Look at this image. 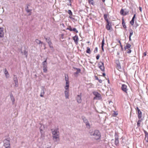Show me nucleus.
<instances>
[{"instance_id":"obj_1","label":"nucleus","mask_w":148,"mask_h":148,"mask_svg":"<svg viewBox=\"0 0 148 148\" xmlns=\"http://www.w3.org/2000/svg\"><path fill=\"white\" fill-rule=\"evenodd\" d=\"M52 136L53 140L55 141L59 140V133L58 129H55L54 130H51Z\"/></svg>"},{"instance_id":"obj_2","label":"nucleus","mask_w":148,"mask_h":148,"mask_svg":"<svg viewBox=\"0 0 148 148\" xmlns=\"http://www.w3.org/2000/svg\"><path fill=\"white\" fill-rule=\"evenodd\" d=\"M90 135L93 136V138L95 140H98L100 138V133L98 130H96L94 132H91Z\"/></svg>"},{"instance_id":"obj_3","label":"nucleus","mask_w":148,"mask_h":148,"mask_svg":"<svg viewBox=\"0 0 148 148\" xmlns=\"http://www.w3.org/2000/svg\"><path fill=\"white\" fill-rule=\"evenodd\" d=\"M10 140L9 138L3 141L4 145L5 148H10Z\"/></svg>"},{"instance_id":"obj_4","label":"nucleus","mask_w":148,"mask_h":148,"mask_svg":"<svg viewBox=\"0 0 148 148\" xmlns=\"http://www.w3.org/2000/svg\"><path fill=\"white\" fill-rule=\"evenodd\" d=\"M45 38L47 42L48 43L49 47L51 49H53V46L52 43L51 42L50 38Z\"/></svg>"},{"instance_id":"obj_5","label":"nucleus","mask_w":148,"mask_h":148,"mask_svg":"<svg viewBox=\"0 0 148 148\" xmlns=\"http://www.w3.org/2000/svg\"><path fill=\"white\" fill-rule=\"evenodd\" d=\"M99 68L103 72L104 71L105 67L104 65V63L102 62H100L98 64Z\"/></svg>"},{"instance_id":"obj_6","label":"nucleus","mask_w":148,"mask_h":148,"mask_svg":"<svg viewBox=\"0 0 148 148\" xmlns=\"http://www.w3.org/2000/svg\"><path fill=\"white\" fill-rule=\"evenodd\" d=\"M65 80L66 82V86L65 87V89H67L69 87V77L68 75H65Z\"/></svg>"},{"instance_id":"obj_7","label":"nucleus","mask_w":148,"mask_h":148,"mask_svg":"<svg viewBox=\"0 0 148 148\" xmlns=\"http://www.w3.org/2000/svg\"><path fill=\"white\" fill-rule=\"evenodd\" d=\"M129 13V11H125L123 9H122L120 11V14L122 15L125 16Z\"/></svg>"},{"instance_id":"obj_8","label":"nucleus","mask_w":148,"mask_h":148,"mask_svg":"<svg viewBox=\"0 0 148 148\" xmlns=\"http://www.w3.org/2000/svg\"><path fill=\"white\" fill-rule=\"evenodd\" d=\"M122 90L126 93H127V86L124 84H123L122 85L121 87Z\"/></svg>"},{"instance_id":"obj_9","label":"nucleus","mask_w":148,"mask_h":148,"mask_svg":"<svg viewBox=\"0 0 148 148\" xmlns=\"http://www.w3.org/2000/svg\"><path fill=\"white\" fill-rule=\"evenodd\" d=\"M136 108L137 110L138 118L139 119H140L142 117V112L138 107Z\"/></svg>"},{"instance_id":"obj_10","label":"nucleus","mask_w":148,"mask_h":148,"mask_svg":"<svg viewBox=\"0 0 148 148\" xmlns=\"http://www.w3.org/2000/svg\"><path fill=\"white\" fill-rule=\"evenodd\" d=\"M106 28L108 30H110L111 28V24L109 21L106 22Z\"/></svg>"},{"instance_id":"obj_11","label":"nucleus","mask_w":148,"mask_h":148,"mask_svg":"<svg viewBox=\"0 0 148 148\" xmlns=\"http://www.w3.org/2000/svg\"><path fill=\"white\" fill-rule=\"evenodd\" d=\"M4 36L3 28H0V37H2Z\"/></svg>"},{"instance_id":"obj_12","label":"nucleus","mask_w":148,"mask_h":148,"mask_svg":"<svg viewBox=\"0 0 148 148\" xmlns=\"http://www.w3.org/2000/svg\"><path fill=\"white\" fill-rule=\"evenodd\" d=\"M129 33H130L129 40L130 41H131V37L132 36V35L133 34V31L132 29H131L129 30Z\"/></svg>"},{"instance_id":"obj_13","label":"nucleus","mask_w":148,"mask_h":148,"mask_svg":"<svg viewBox=\"0 0 148 148\" xmlns=\"http://www.w3.org/2000/svg\"><path fill=\"white\" fill-rule=\"evenodd\" d=\"M93 93L95 96V97L99 98L101 97V95L97 92H93Z\"/></svg>"},{"instance_id":"obj_14","label":"nucleus","mask_w":148,"mask_h":148,"mask_svg":"<svg viewBox=\"0 0 148 148\" xmlns=\"http://www.w3.org/2000/svg\"><path fill=\"white\" fill-rule=\"evenodd\" d=\"M66 90L65 91V96L66 98H69V88H67V89H65Z\"/></svg>"},{"instance_id":"obj_15","label":"nucleus","mask_w":148,"mask_h":148,"mask_svg":"<svg viewBox=\"0 0 148 148\" xmlns=\"http://www.w3.org/2000/svg\"><path fill=\"white\" fill-rule=\"evenodd\" d=\"M109 16V14H104L103 15V17L104 18V19L106 21V22H108L109 21L108 18V17Z\"/></svg>"},{"instance_id":"obj_16","label":"nucleus","mask_w":148,"mask_h":148,"mask_svg":"<svg viewBox=\"0 0 148 148\" xmlns=\"http://www.w3.org/2000/svg\"><path fill=\"white\" fill-rule=\"evenodd\" d=\"M73 38L75 43H78V38L77 36H74Z\"/></svg>"},{"instance_id":"obj_17","label":"nucleus","mask_w":148,"mask_h":148,"mask_svg":"<svg viewBox=\"0 0 148 148\" xmlns=\"http://www.w3.org/2000/svg\"><path fill=\"white\" fill-rule=\"evenodd\" d=\"M77 102L79 103H80L82 102V99H81V95H78L77 98Z\"/></svg>"},{"instance_id":"obj_18","label":"nucleus","mask_w":148,"mask_h":148,"mask_svg":"<svg viewBox=\"0 0 148 148\" xmlns=\"http://www.w3.org/2000/svg\"><path fill=\"white\" fill-rule=\"evenodd\" d=\"M136 14H134L132 20L130 22V23L132 25H133L134 24V19L136 17Z\"/></svg>"},{"instance_id":"obj_19","label":"nucleus","mask_w":148,"mask_h":148,"mask_svg":"<svg viewBox=\"0 0 148 148\" xmlns=\"http://www.w3.org/2000/svg\"><path fill=\"white\" fill-rule=\"evenodd\" d=\"M115 144L116 145H118L119 144V138L118 137H116L115 138Z\"/></svg>"},{"instance_id":"obj_20","label":"nucleus","mask_w":148,"mask_h":148,"mask_svg":"<svg viewBox=\"0 0 148 148\" xmlns=\"http://www.w3.org/2000/svg\"><path fill=\"white\" fill-rule=\"evenodd\" d=\"M104 44V38L102 40L101 42V49L103 51H104L103 46Z\"/></svg>"},{"instance_id":"obj_21","label":"nucleus","mask_w":148,"mask_h":148,"mask_svg":"<svg viewBox=\"0 0 148 148\" xmlns=\"http://www.w3.org/2000/svg\"><path fill=\"white\" fill-rule=\"evenodd\" d=\"M88 3L93 5H95V3L93 0H88Z\"/></svg>"},{"instance_id":"obj_22","label":"nucleus","mask_w":148,"mask_h":148,"mask_svg":"<svg viewBox=\"0 0 148 148\" xmlns=\"http://www.w3.org/2000/svg\"><path fill=\"white\" fill-rule=\"evenodd\" d=\"M26 11L27 12L29 13V15H30L31 14V10H30L28 8V6L27 7V8H26Z\"/></svg>"},{"instance_id":"obj_23","label":"nucleus","mask_w":148,"mask_h":148,"mask_svg":"<svg viewBox=\"0 0 148 148\" xmlns=\"http://www.w3.org/2000/svg\"><path fill=\"white\" fill-rule=\"evenodd\" d=\"M131 46V45L130 44L128 43L127 44L126 46L124 48L125 49H128L130 48Z\"/></svg>"},{"instance_id":"obj_24","label":"nucleus","mask_w":148,"mask_h":148,"mask_svg":"<svg viewBox=\"0 0 148 148\" xmlns=\"http://www.w3.org/2000/svg\"><path fill=\"white\" fill-rule=\"evenodd\" d=\"M5 74L6 77L7 78H8L9 77V75L6 69H5Z\"/></svg>"},{"instance_id":"obj_25","label":"nucleus","mask_w":148,"mask_h":148,"mask_svg":"<svg viewBox=\"0 0 148 148\" xmlns=\"http://www.w3.org/2000/svg\"><path fill=\"white\" fill-rule=\"evenodd\" d=\"M122 24L123 27L124 28H125L126 27V26L125 25V23L124 21V19L123 18V19H122Z\"/></svg>"},{"instance_id":"obj_26","label":"nucleus","mask_w":148,"mask_h":148,"mask_svg":"<svg viewBox=\"0 0 148 148\" xmlns=\"http://www.w3.org/2000/svg\"><path fill=\"white\" fill-rule=\"evenodd\" d=\"M145 139L144 141H145L146 142H148V135L147 134V132L145 131Z\"/></svg>"},{"instance_id":"obj_27","label":"nucleus","mask_w":148,"mask_h":148,"mask_svg":"<svg viewBox=\"0 0 148 148\" xmlns=\"http://www.w3.org/2000/svg\"><path fill=\"white\" fill-rule=\"evenodd\" d=\"M47 59H46L42 63L43 65V67H47Z\"/></svg>"},{"instance_id":"obj_28","label":"nucleus","mask_w":148,"mask_h":148,"mask_svg":"<svg viewBox=\"0 0 148 148\" xmlns=\"http://www.w3.org/2000/svg\"><path fill=\"white\" fill-rule=\"evenodd\" d=\"M44 94H45V92H44V89H42V90L40 96L41 97H44Z\"/></svg>"},{"instance_id":"obj_29","label":"nucleus","mask_w":148,"mask_h":148,"mask_svg":"<svg viewBox=\"0 0 148 148\" xmlns=\"http://www.w3.org/2000/svg\"><path fill=\"white\" fill-rule=\"evenodd\" d=\"M75 69L77 70V71L75 73V74L77 75L79 73H80L81 72V69L79 68H76Z\"/></svg>"},{"instance_id":"obj_30","label":"nucleus","mask_w":148,"mask_h":148,"mask_svg":"<svg viewBox=\"0 0 148 148\" xmlns=\"http://www.w3.org/2000/svg\"><path fill=\"white\" fill-rule=\"evenodd\" d=\"M87 50L86 51V52L87 53H88L89 54H90L91 53V51L90 50V48L89 47H87Z\"/></svg>"},{"instance_id":"obj_31","label":"nucleus","mask_w":148,"mask_h":148,"mask_svg":"<svg viewBox=\"0 0 148 148\" xmlns=\"http://www.w3.org/2000/svg\"><path fill=\"white\" fill-rule=\"evenodd\" d=\"M35 41L36 43L38 44H40V43H42V42H41V41L40 40H39L38 39H36L35 40Z\"/></svg>"},{"instance_id":"obj_32","label":"nucleus","mask_w":148,"mask_h":148,"mask_svg":"<svg viewBox=\"0 0 148 148\" xmlns=\"http://www.w3.org/2000/svg\"><path fill=\"white\" fill-rule=\"evenodd\" d=\"M47 67H43V72L45 73H46L47 71Z\"/></svg>"},{"instance_id":"obj_33","label":"nucleus","mask_w":148,"mask_h":148,"mask_svg":"<svg viewBox=\"0 0 148 148\" xmlns=\"http://www.w3.org/2000/svg\"><path fill=\"white\" fill-rule=\"evenodd\" d=\"M116 67L118 70H119L120 69H121V66L120 64H117Z\"/></svg>"},{"instance_id":"obj_34","label":"nucleus","mask_w":148,"mask_h":148,"mask_svg":"<svg viewBox=\"0 0 148 148\" xmlns=\"http://www.w3.org/2000/svg\"><path fill=\"white\" fill-rule=\"evenodd\" d=\"M141 121L138 120L137 123V125L138 127H139L140 126V122Z\"/></svg>"},{"instance_id":"obj_35","label":"nucleus","mask_w":148,"mask_h":148,"mask_svg":"<svg viewBox=\"0 0 148 148\" xmlns=\"http://www.w3.org/2000/svg\"><path fill=\"white\" fill-rule=\"evenodd\" d=\"M118 114V113H117V112H115V111H114V113L113 114V116H116Z\"/></svg>"},{"instance_id":"obj_36","label":"nucleus","mask_w":148,"mask_h":148,"mask_svg":"<svg viewBox=\"0 0 148 148\" xmlns=\"http://www.w3.org/2000/svg\"><path fill=\"white\" fill-rule=\"evenodd\" d=\"M68 13L71 16L72 14V13L70 10H68Z\"/></svg>"},{"instance_id":"obj_37","label":"nucleus","mask_w":148,"mask_h":148,"mask_svg":"<svg viewBox=\"0 0 148 148\" xmlns=\"http://www.w3.org/2000/svg\"><path fill=\"white\" fill-rule=\"evenodd\" d=\"M72 31H73L75 32L76 33H77L78 32V31L75 28H73L72 29Z\"/></svg>"},{"instance_id":"obj_38","label":"nucleus","mask_w":148,"mask_h":148,"mask_svg":"<svg viewBox=\"0 0 148 148\" xmlns=\"http://www.w3.org/2000/svg\"><path fill=\"white\" fill-rule=\"evenodd\" d=\"M66 29L69 30H70L71 31H72V29L71 28V27L70 26H69Z\"/></svg>"},{"instance_id":"obj_39","label":"nucleus","mask_w":148,"mask_h":148,"mask_svg":"<svg viewBox=\"0 0 148 148\" xmlns=\"http://www.w3.org/2000/svg\"><path fill=\"white\" fill-rule=\"evenodd\" d=\"M98 51V48L97 47H96L94 51V52L95 53H96Z\"/></svg>"},{"instance_id":"obj_40","label":"nucleus","mask_w":148,"mask_h":148,"mask_svg":"<svg viewBox=\"0 0 148 148\" xmlns=\"http://www.w3.org/2000/svg\"><path fill=\"white\" fill-rule=\"evenodd\" d=\"M24 55L26 56V57H27V51H26L25 50L24 51Z\"/></svg>"},{"instance_id":"obj_41","label":"nucleus","mask_w":148,"mask_h":148,"mask_svg":"<svg viewBox=\"0 0 148 148\" xmlns=\"http://www.w3.org/2000/svg\"><path fill=\"white\" fill-rule=\"evenodd\" d=\"M14 81L15 82V84L16 85L18 84V81L17 78L14 79Z\"/></svg>"},{"instance_id":"obj_42","label":"nucleus","mask_w":148,"mask_h":148,"mask_svg":"<svg viewBox=\"0 0 148 148\" xmlns=\"http://www.w3.org/2000/svg\"><path fill=\"white\" fill-rule=\"evenodd\" d=\"M100 57V55L99 54H98L96 57V59L97 60H98Z\"/></svg>"},{"instance_id":"obj_43","label":"nucleus","mask_w":148,"mask_h":148,"mask_svg":"<svg viewBox=\"0 0 148 148\" xmlns=\"http://www.w3.org/2000/svg\"><path fill=\"white\" fill-rule=\"evenodd\" d=\"M86 126H88L89 127H90V124H89V123L88 122H86Z\"/></svg>"},{"instance_id":"obj_44","label":"nucleus","mask_w":148,"mask_h":148,"mask_svg":"<svg viewBox=\"0 0 148 148\" xmlns=\"http://www.w3.org/2000/svg\"><path fill=\"white\" fill-rule=\"evenodd\" d=\"M139 10L141 12H142V8L140 7H139Z\"/></svg>"},{"instance_id":"obj_45","label":"nucleus","mask_w":148,"mask_h":148,"mask_svg":"<svg viewBox=\"0 0 148 148\" xmlns=\"http://www.w3.org/2000/svg\"><path fill=\"white\" fill-rule=\"evenodd\" d=\"M146 52H145L144 53H143V56H146Z\"/></svg>"},{"instance_id":"obj_46","label":"nucleus","mask_w":148,"mask_h":148,"mask_svg":"<svg viewBox=\"0 0 148 148\" xmlns=\"http://www.w3.org/2000/svg\"><path fill=\"white\" fill-rule=\"evenodd\" d=\"M98 81L100 83H101L102 82V80L101 79H99Z\"/></svg>"},{"instance_id":"obj_47","label":"nucleus","mask_w":148,"mask_h":148,"mask_svg":"<svg viewBox=\"0 0 148 148\" xmlns=\"http://www.w3.org/2000/svg\"><path fill=\"white\" fill-rule=\"evenodd\" d=\"M131 50H129L127 52V53H131Z\"/></svg>"},{"instance_id":"obj_48","label":"nucleus","mask_w":148,"mask_h":148,"mask_svg":"<svg viewBox=\"0 0 148 148\" xmlns=\"http://www.w3.org/2000/svg\"><path fill=\"white\" fill-rule=\"evenodd\" d=\"M83 121H87V120H86V118H84L83 119Z\"/></svg>"},{"instance_id":"obj_49","label":"nucleus","mask_w":148,"mask_h":148,"mask_svg":"<svg viewBox=\"0 0 148 148\" xmlns=\"http://www.w3.org/2000/svg\"><path fill=\"white\" fill-rule=\"evenodd\" d=\"M118 40V42L121 45V42L119 40Z\"/></svg>"},{"instance_id":"obj_50","label":"nucleus","mask_w":148,"mask_h":148,"mask_svg":"<svg viewBox=\"0 0 148 148\" xmlns=\"http://www.w3.org/2000/svg\"><path fill=\"white\" fill-rule=\"evenodd\" d=\"M106 75V74H105V73H103V76L104 77H105Z\"/></svg>"},{"instance_id":"obj_51","label":"nucleus","mask_w":148,"mask_h":148,"mask_svg":"<svg viewBox=\"0 0 148 148\" xmlns=\"http://www.w3.org/2000/svg\"><path fill=\"white\" fill-rule=\"evenodd\" d=\"M102 2L103 3H104L105 1V0H102Z\"/></svg>"},{"instance_id":"obj_52","label":"nucleus","mask_w":148,"mask_h":148,"mask_svg":"<svg viewBox=\"0 0 148 148\" xmlns=\"http://www.w3.org/2000/svg\"><path fill=\"white\" fill-rule=\"evenodd\" d=\"M96 79L97 80H99V79L97 77L96 78Z\"/></svg>"},{"instance_id":"obj_53","label":"nucleus","mask_w":148,"mask_h":148,"mask_svg":"<svg viewBox=\"0 0 148 148\" xmlns=\"http://www.w3.org/2000/svg\"><path fill=\"white\" fill-rule=\"evenodd\" d=\"M71 0H69V1L70 2H71Z\"/></svg>"},{"instance_id":"obj_54","label":"nucleus","mask_w":148,"mask_h":148,"mask_svg":"<svg viewBox=\"0 0 148 148\" xmlns=\"http://www.w3.org/2000/svg\"><path fill=\"white\" fill-rule=\"evenodd\" d=\"M120 45V46L121 47H122V45H121H121Z\"/></svg>"},{"instance_id":"obj_55","label":"nucleus","mask_w":148,"mask_h":148,"mask_svg":"<svg viewBox=\"0 0 148 148\" xmlns=\"http://www.w3.org/2000/svg\"><path fill=\"white\" fill-rule=\"evenodd\" d=\"M42 131V130H40V132H41Z\"/></svg>"}]
</instances>
